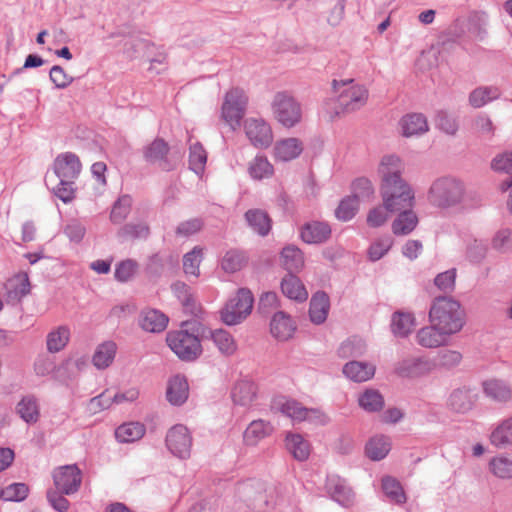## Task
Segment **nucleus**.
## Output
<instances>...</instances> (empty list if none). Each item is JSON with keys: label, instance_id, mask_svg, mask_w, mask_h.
<instances>
[{"label": "nucleus", "instance_id": "obj_3", "mask_svg": "<svg viewBox=\"0 0 512 512\" xmlns=\"http://www.w3.org/2000/svg\"><path fill=\"white\" fill-rule=\"evenodd\" d=\"M353 79L336 80L332 82L335 92L339 91L335 113H350L364 106L368 99V90L363 85H351Z\"/></svg>", "mask_w": 512, "mask_h": 512}, {"label": "nucleus", "instance_id": "obj_26", "mask_svg": "<svg viewBox=\"0 0 512 512\" xmlns=\"http://www.w3.org/2000/svg\"><path fill=\"white\" fill-rule=\"evenodd\" d=\"M477 395L470 389L459 388L454 390L449 397V407L457 413L470 411L476 402Z\"/></svg>", "mask_w": 512, "mask_h": 512}, {"label": "nucleus", "instance_id": "obj_59", "mask_svg": "<svg viewBox=\"0 0 512 512\" xmlns=\"http://www.w3.org/2000/svg\"><path fill=\"white\" fill-rule=\"evenodd\" d=\"M456 269L452 268L439 273L434 278L435 286L444 293H451L455 289Z\"/></svg>", "mask_w": 512, "mask_h": 512}, {"label": "nucleus", "instance_id": "obj_10", "mask_svg": "<svg viewBox=\"0 0 512 512\" xmlns=\"http://www.w3.org/2000/svg\"><path fill=\"white\" fill-rule=\"evenodd\" d=\"M244 130L247 138L256 148L266 149L273 141L272 129L263 119H246L244 122Z\"/></svg>", "mask_w": 512, "mask_h": 512}, {"label": "nucleus", "instance_id": "obj_40", "mask_svg": "<svg viewBox=\"0 0 512 512\" xmlns=\"http://www.w3.org/2000/svg\"><path fill=\"white\" fill-rule=\"evenodd\" d=\"M150 234L149 226L145 223H128L122 226L118 232L117 237L121 242L136 239H146Z\"/></svg>", "mask_w": 512, "mask_h": 512}, {"label": "nucleus", "instance_id": "obj_56", "mask_svg": "<svg viewBox=\"0 0 512 512\" xmlns=\"http://www.w3.org/2000/svg\"><path fill=\"white\" fill-rule=\"evenodd\" d=\"M352 194L359 202L369 200L374 195L372 182L366 177H359L351 184Z\"/></svg>", "mask_w": 512, "mask_h": 512}, {"label": "nucleus", "instance_id": "obj_20", "mask_svg": "<svg viewBox=\"0 0 512 512\" xmlns=\"http://www.w3.org/2000/svg\"><path fill=\"white\" fill-rule=\"evenodd\" d=\"M330 299L326 292L317 291L312 295L309 305V317L312 323L320 325L327 319Z\"/></svg>", "mask_w": 512, "mask_h": 512}, {"label": "nucleus", "instance_id": "obj_1", "mask_svg": "<svg viewBox=\"0 0 512 512\" xmlns=\"http://www.w3.org/2000/svg\"><path fill=\"white\" fill-rule=\"evenodd\" d=\"M429 321L435 323L439 330L453 335L463 328L465 311L459 301L448 296H439L432 301Z\"/></svg>", "mask_w": 512, "mask_h": 512}, {"label": "nucleus", "instance_id": "obj_37", "mask_svg": "<svg viewBox=\"0 0 512 512\" xmlns=\"http://www.w3.org/2000/svg\"><path fill=\"white\" fill-rule=\"evenodd\" d=\"M414 193L400 192L394 195L388 191L384 193V204L389 212L395 213L409 209L413 206Z\"/></svg>", "mask_w": 512, "mask_h": 512}, {"label": "nucleus", "instance_id": "obj_52", "mask_svg": "<svg viewBox=\"0 0 512 512\" xmlns=\"http://www.w3.org/2000/svg\"><path fill=\"white\" fill-rule=\"evenodd\" d=\"M29 488L25 483H12L5 488L0 487V499L21 502L28 496Z\"/></svg>", "mask_w": 512, "mask_h": 512}, {"label": "nucleus", "instance_id": "obj_33", "mask_svg": "<svg viewBox=\"0 0 512 512\" xmlns=\"http://www.w3.org/2000/svg\"><path fill=\"white\" fill-rule=\"evenodd\" d=\"M256 396V386L249 380H240L234 385L231 397L237 405L247 406Z\"/></svg>", "mask_w": 512, "mask_h": 512}, {"label": "nucleus", "instance_id": "obj_23", "mask_svg": "<svg viewBox=\"0 0 512 512\" xmlns=\"http://www.w3.org/2000/svg\"><path fill=\"white\" fill-rule=\"evenodd\" d=\"M280 286L282 293L289 299L304 302L308 298V292L296 273H287L282 278Z\"/></svg>", "mask_w": 512, "mask_h": 512}, {"label": "nucleus", "instance_id": "obj_60", "mask_svg": "<svg viewBox=\"0 0 512 512\" xmlns=\"http://www.w3.org/2000/svg\"><path fill=\"white\" fill-rule=\"evenodd\" d=\"M49 78L57 89H65L74 81V77L68 75L60 65L52 66Z\"/></svg>", "mask_w": 512, "mask_h": 512}, {"label": "nucleus", "instance_id": "obj_2", "mask_svg": "<svg viewBox=\"0 0 512 512\" xmlns=\"http://www.w3.org/2000/svg\"><path fill=\"white\" fill-rule=\"evenodd\" d=\"M464 184L454 177L434 180L427 192L428 202L436 208L447 209L459 205L464 197Z\"/></svg>", "mask_w": 512, "mask_h": 512}, {"label": "nucleus", "instance_id": "obj_49", "mask_svg": "<svg viewBox=\"0 0 512 512\" xmlns=\"http://www.w3.org/2000/svg\"><path fill=\"white\" fill-rule=\"evenodd\" d=\"M360 407L368 412H378L384 406V398L378 390L367 389L358 399Z\"/></svg>", "mask_w": 512, "mask_h": 512}, {"label": "nucleus", "instance_id": "obj_42", "mask_svg": "<svg viewBox=\"0 0 512 512\" xmlns=\"http://www.w3.org/2000/svg\"><path fill=\"white\" fill-rule=\"evenodd\" d=\"M16 411L27 423H35L39 418V407L34 396H25L17 404Z\"/></svg>", "mask_w": 512, "mask_h": 512}, {"label": "nucleus", "instance_id": "obj_45", "mask_svg": "<svg viewBox=\"0 0 512 512\" xmlns=\"http://www.w3.org/2000/svg\"><path fill=\"white\" fill-rule=\"evenodd\" d=\"M247 263L245 253L238 249L228 250L222 258L221 267L227 273L239 271Z\"/></svg>", "mask_w": 512, "mask_h": 512}, {"label": "nucleus", "instance_id": "obj_62", "mask_svg": "<svg viewBox=\"0 0 512 512\" xmlns=\"http://www.w3.org/2000/svg\"><path fill=\"white\" fill-rule=\"evenodd\" d=\"M388 208L383 203V205L377 206L371 209L367 215V224L372 228H377L386 223L388 220Z\"/></svg>", "mask_w": 512, "mask_h": 512}, {"label": "nucleus", "instance_id": "obj_29", "mask_svg": "<svg viewBox=\"0 0 512 512\" xmlns=\"http://www.w3.org/2000/svg\"><path fill=\"white\" fill-rule=\"evenodd\" d=\"M415 326V317L412 313L396 311L391 318V331L394 336L406 338Z\"/></svg>", "mask_w": 512, "mask_h": 512}, {"label": "nucleus", "instance_id": "obj_57", "mask_svg": "<svg viewBox=\"0 0 512 512\" xmlns=\"http://www.w3.org/2000/svg\"><path fill=\"white\" fill-rule=\"evenodd\" d=\"M138 267V263L133 259H126L119 262L115 268V279L122 283L132 280Z\"/></svg>", "mask_w": 512, "mask_h": 512}, {"label": "nucleus", "instance_id": "obj_44", "mask_svg": "<svg viewBox=\"0 0 512 512\" xmlns=\"http://www.w3.org/2000/svg\"><path fill=\"white\" fill-rule=\"evenodd\" d=\"M203 260V249L195 246L191 251L183 256V272L187 276L199 277L200 264Z\"/></svg>", "mask_w": 512, "mask_h": 512}, {"label": "nucleus", "instance_id": "obj_61", "mask_svg": "<svg viewBox=\"0 0 512 512\" xmlns=\"http://www.w3.org/2000/svg\"><path fill=\"white\" fill-rule=\"evenodd\" d=\"M436 127L449 135H454L458 130L456 119L445 111H438L435 119Z\"/></svg>", "mask_w": 512, "mask_h": 512}, {"label": "nucleus", "instance_id": "obj_63", "mask_svg": "<svg viewBox=\"0 0 512 512\" xmlns=\"http://www.w3.org/2000/svg\"><path fill=\"white\" fill-rule=\"evenodd\" d=\"M462 360V354L455 350H443L437 357V365L446 369L457 366Z\"/></svg>", "mask_w": 512, "mask_h": 512}, {"label": "nucleus", "instance_id": "obj_4", "mask_svg": "<svg viewBox=\"0 0 512 512\" xmlns=\"http://www.w3.org/2000/svg\"><path fill=\"white\" fill-rule=\"evenodd\" d=\"M166 343L182 362H195L203 354L201 340L189 335L187 331L177 330L168 332Z\"/></svg>", "mask_w": 512, "mask_h": 512}, {"label": "nucleus", "instance_id": "obj_14", "mask_svg": "<svg viewBox=\"0 0 512 512\" xmlns=\"http://www.w3.org/2000/svg\"><path fill=\"white\" fill-rule=\"evenodd\" d=\"M189 397V384L185 375L176 374L169 378L166 399L173 406H182Z\"/></svg>", "mask_w": 512, "mask_h": 512}, {"label": "nucleus", "instance_id": "obj_27", "mask_svg": "<svg viewBox=\"0 0 512 512\" xmlns=\"http://www.w3.org/2000/svg\"><path fill=\"white\" fill-rule=\"evenodd\" d=\"M280 261L288 273H297L304 266V255L297 246L287 245L281 251Z\"/></svg>", "mask_w": 512, "mask_h": 512}, {"label": "nucleus", "instance_id": "obj_58", "mask_svg": "<svg viewBox=\"0 0 512 512\" xmlns=\"http://www.w3.org/2000/svg\"><path fill=\"white\" fill-rule=\"evenodd\" d=\"M393 239L390 236L378 239L368 249V257L371 261L380 260L392 247Z\"/></svg>", "mask_w": 512, "mask_h": 512}, {"label": "nucleus", "instance_id": "obj_32", "mask_svg": "<svg viewBox=\"0 0 512 512\" xmlns=\"http://www.w3.org/2000/svg\"><path fill=\"white\" fill-rule=\"evenodd\" d=\"M484 394L497 402H506L512 398V390L504 381L491 379L483 382Z\"/></svg>", "mask_w": 512, "mask_h": 512}, {"label": "nucleus", "instance_id": "obj_6", "mask_svg": "<svg viewBox=\"0 0 512 512\" xmlns=\"http://www.w3.org/2000/svg\"><path fill=\"white\" fill-rule=\"evenodd\" d=\"M275 118L285 127H293L300 122L302 111L300 104L287 92H277L272 101Z\"/></svg>", "mask_w": 512, "mask_h": 512}, {"label": "nucleus", "instance_id": "obj_46", "mask_svg": "<svg viewBox=\"0 0 512 512\" xmlns=\"http://www.w3.org/2000/svg\"><path fill=\"white\" fill-rule=\"evenodd\" d=\"M70 331L66 326H60L47 335L46 344L50 353L61 351L68 343Z\"/></svg>", "mask_w": 512, "mask_h": 512}, {"label": "nucleus", "instance_id": "obj_38", "mask_svg": "<svg viewBox=\"0 0 512 512\" xmlns=\"http://www.w3.org/2000/svg\"><path fill=\"white\" fill-rule=\"evenodd\" d=\"M491 444L505 449L512 444V416L502 421L491 433Z\"/></svg>", "mask_w": 512, "mask_h": 512}, {"label": "nucleus", "instance_id": "obj_55", "mask_svg": "<svg viewBox=\"0 0 512 512\" xmlns=\"http://www.w3.org/2000/svg\"><path fill=\"white\" fill-rule=\"evenodd\" d=\"M490 471L497 478L512 479V459L505 456L494 457L489 462Z\"/></svg>", "mask_w": 512, "mask_h": 512}, {"label": "nucleus", "instance_id": "obj_7", "mask_svg": "<svg viewBox=\"0 0 512 512\" xmlns=\"http://www.w3.org/2000/svg\"><path fill=\"white\" fill-rule=\"evenodd\" d=\"M247 103L248 97L242 89L233 88L226 93L222 104V118L233 130L240 127Z\"/></svg>", "mask_w": 512, "mask_h": 512}, {"label": "nucleus", "instance_id": "obj_25", "mask_svg": "<svg viewBox=\"0 0 512 512\" xmlns=\"http://www.w3.org/2000/svg\"><path fill=\"white\" fill-rule=\"evenodd\" d=\"M343 374L354 382H365L375 374V366L361 361H349L342 369Z\"/></svg>", "mask_w": 512, "mask_h": 512}, {"label": "nucleus", "instance_id": "obj_34", "mask_svg": "<svg viewBox=\"0 0 512 512\" xmlns=\"http://www.w3.org/2000/svg\"><path fill=\"white\" fill-rule=\"evenodd\" d=\"M286 448L298 461H305L310 455V444L299 434L289 433L285 439Z\"/></svg>", "mask_w": 512, "mask_h": 512}, {"label": "nucleus", "instance_id": "obj_43", "mask_svg": "<svg viewBox=\"0 0 512 512\" xmlns=\"http://www.w3.org/2000/svg\"><path fill=\"white\" fill-rule=\"evenodd\" d=\"M359 207V201L354 196H345L335 209V217L342 222L350 221L358 213Z\"/></svg>", "mask_w": 512, "mask_h": 512}, {"label": "nucleus", "instance_id": "obj_18", "mask_svg": "<svg viewBox=\"0 0 512 512\" xmlns=\"http://www.w3.org/2000/svg\"><path fill=\"white\" fill-rule=\"evenodd\" d=\"M296 330V324L291 316L284 311L276 312L270 321V332L279 341H287L292 338Z\"/></svg>", "mask_w": 512, "mask_h": 512}, {"label": "nucleus", "instance_id": "obj_11", "mask_svg": "<svg viewBox=\"0 0 512 512\" xmlns=\"http://www.w3.org/2000/svg\"><path fill=\"white\" fill-rule=\"evenodd\" d=\"M168 450L179 458H187L190 455L192 438L187 427L178 424L172 427L165 439Z\"/></svg>", "mask_w": 512, "mask_h": 512}, {"label": "nucleus", "instance_id": "obj_5", "mask_svg": "<svg viewBox=\"0 0 512 512\" xmlns=\"http://www.w3.org/2000/svg\"><path fill=\"white\" fill-rule=\"evenodd\" d=\"M253 302L254 298L249 289H238L236 295L220 311L221 320L229 326L241 323L251 313Z\"/></svg>", "mask_w": 512, "mask_h": 512}, {"label": "nucleus", "instance_id": "obj_28", "mask_svg": "<svg viewBox=\"0 0 512 512\" xmlns=\"http://www.w3.org/2000/svg\"><path fill=\"white\" fill-rule=\"evenodd\" d=\"M391 450V441L388 436L376 435L369 439L365 445V454L372 461L384 459Z\"/></svg>", "mask_w": 512, "mask_h": 512}, {"label": "nucleus", "instance_id": "obj_31", "mask_svg": "<svg viewBox=\"0 0 512 512\" xmlns=\"http://www.w3.org/2000/svg\"><path fill=\"white\" fill-rule=\"evenodd\" d=\"M273 431V426L270 422L262 419L253 420L244 431V441L247 445H256L261 439L270 435Z\"/></svg>", "mask_w": 512, "mask_h": 512}, {"label": "nucleus", "instance_id": "obj_35", "mask_svg": "<svg viewBox=\"0 0 512 512\" xmlns=\"http://www.w3.org/2000/svg\"><path fill=\"white\" fill-rule=\"evenodd\" d=\"M208 334L219 352L225 356L233 355L237 350V344L233 336L226 330L217 329L214 331H208Z\"/></svg>", "mask_w": 512, "mask_h": 512}, {"label": "nucleus", "instance_id": "obj_39", "mask_svg": "<svg viewBox=\"0 0 512 512\" xmlns=\"http://www.w3.org/2000/svg\"><path fill=\"white\" fill-rule=\"evenodd\" d=\"M145 434V427L140 422H129L120 425L115 430V437L121 443H130L139 440Z\"/></svg>", "mask_w": 512, "mask_h": 512}, {"label": "nucleus", "instance_id": "obj_12", "mask_svg": "<svg viewBox=\"0 0 512 512\" xmlns=\"http://www.w3.org/2000/svg\"><path fill=\"white\" fill-rule=\"evenodd\" d=\"M436 366L426 357H410L399 361L395 373L403 378H416L428 374Z\"/></svg>", "mask_w": 512, "mask_h": 512}, {"label": "nucleus", "instance_id": "obj_47", "mask_svg": "<svg viewBox=\"0 0 512 512\" xmlns=\"http://www.w3.org/2000/svg\"><path fill=\"white\" fill-rule=\"evenodd\" d=\"M80 170L81 162H54L52 175L59 181L73 182Z\"/></svg>", "mask_w": 512, "mask_h": 512}, {"label": "nucleus", "instance_id": "obj_8", "mask_svg": "<svg viewBox=\"0 0 512 512\" xmlns=\"http://www.w3.org/2000/svg\"><path fill=\"white\" fill-rule=\"evenodd\" d=\"M322 148V142L304 149L302 142L297 138H286L277 141L274 146V156L276 160H294L304 152V157L315 158L318 151Z\"/></svg>", "mask_w": 512, "mask_h": 512}, {"label": "nucleus", "instance_id": "obj_64", "mask_svg": "<svg viewBox=\"0 0 512 512\" xmlns=\"http://www.w3.org/2000/svg\"><path fill=\"white\" fill-rule=\"evenodd\" d=\"M203 227L201 218H193L181 222L176 228V234L182 237H189L199 232Z\"/></svg>", "mask_w": 512, "mask_h": 512}, {"label": "nucleus", "instance_id": "obj_19", "mask_svg": "<svg viewBox=\"0 0 512 512\" xmlns=\"http://www.w3.org/2000/svg\"><path fill=\"white\" fill-rule=\"evenodd\" d=\"M280 404V411L296 421H314L320 420L322 414L317 409H309L301 405L296 400H285Z\"/></svg>", "mask_w": 512, "mask_h": 512}, {"label": "nucleus", "instance_id": "obj_24", "mask_svg": "<svg viewBox=\"0 0 512 512\" xmlns=\"http://www.w3.org/2000/svg\"><path fill=\"white\" fill-rule=\"evenodd\" d=\"M173 295L180 301L185 312L197 316L200 308L196 303V299L191 291V287L185 282L175 281L170 286Z\"/></svg>", "mask_w": 512, "mask_h": 512}, {"label": "nucleus", "instance_id": "obj_21", "mask_svg": "<svg viewBox=\"0 0 512 512\" xmlns=\"http://www.w3.org/2000/svg\"><path fill=\"white\" fill-rule=\"evenodd\" d=\"M448 333L438 329L435 323L422 327L416 334L417 343L425 348H437L446 344Z\"/></svg>", "mask_w": 512, "mask_h": 512}, {"label": "nucleus", "instance_id": "obj_16", "mask_svg": "<svg viewBox=\"0 0 512 512\" xmlns=\"http://www.w3.org/2000/svg\"><path fill=\"white\" fill-rule=\"evenodd\" d=\"M390 162H381V173H383L382 185H381V196L384 200V193L386 191L397 195L400 192L413 193L411 187L401 178L399 171L390 172L388 171V165Z\"/></svg>", "mask_w": 512, "mask_h": 512}, {"label": "nucleus", "instance_id": "obj_50", "mask_svg": "<svg viewBox=\"0 0 512 512\" xmlns=\"http://www.w3.org/2000/svg\"><path fill=\"white\" fill-rule=\"evenodd\" d=\"M382 489L385 495L396 504H403L406 502L405 492L398 480L391 476H386L382 479Z\"/></svg>", "mask_w": 512, "mask_h": 512}, {"label": "nucleus", "instance_id": "obj_15", "mask_svg": "<svg viewBox=\"0 0 512 512\" xmlns=\"http://www.w3.org/2000/svg\"><path fill=\"white\" fill-rule=\"evenodd\" d=\"M400 133L403 137H419L429 130L427 118L422 113H408L399 120Z\"/></svg>", "mask_w": 512, "mask_h": 512}, {"label": "nucleus", "instance_id": "obj_48", "mask_svg": "<svg viewBox=\"0 0 512 512\" xmlns=\"http://www.w3.org/2000/svg\"><path fill=\"white\" fill-rule=\"evenodd\" d=\"M30 281L27 274H19L8 282V296L10 299L20 300L30 293Z\"/></svg>", "mask_w": 512, "mask_h": 512}, {"label": "nucleus", "instance_id": "obj_13", "mask_svg": "<svg viewBox=\"0 0 512 512\" xmlns=\"http://www.w3.org/2000/svg\"><path fill=\"white\" fill-rule=\"evenodd\" d=\"M331 234V226L323 221L307 222L300 229V237L307 244L325 243L330 239Z\"/></svg>", "mask_w": 512, "mask_h": 512}, {"label": "nucleus", "instance_id": "obj_17", "mask_svg": "<svg viewBox=\"0 0 512 512\" xmlns=\"http://www.w3.org/2000/svg\"><path fill=\"white\" fill-rule=\"evenodd\" d=\"M327 490L331 498L343 507L354 504L355 493L346 481L340 477H331L327 482Z\"/></svg>", "mask_w": 512, "mask_h": 512}, {"label": "nucleus", "instance_id": "obj_9", "mask_svg": "<svg viewBox=\"0 0 512 512\" xmlns=\"http://www.w3.org/2000/svg\"><path fill=\"white\" fill-rule=\"evenodd\" d=\"M56 489L61 494L72 495L78 492L82 483V472L76 464L57 467L52 472Z\"/></svg>", "mask_w": 512, "mask_h": 512}, {"label": "nucleus", "instance_id": "obj_51", "mask_svg": "<svg viewBox=\"0 0 512 512\" xmlns=\"http://www.w3.org/2000/svg\"><path fill=\"white\" fill-rule=\"evenodd\" d=\"M139 326L146 332H160V312L157 309H143L139 315Z\"/></svg>", "mask_w": 512, "mask_h": 512}, {"label": "nucleus", "instance_id": "obj_36", "mask_svg": "<svg viewBox=\"0 0 512 512\" xmlns=\"http://www.w3.org/2000/svg\"><path fill=\"white\" fill-rule=\"evenodd\" d=\"M117 346L113 341H107L100 344L92 358V362L97 369H106L109 367L116 355Z\"/></svg>", "mask_w": 512, "mask_h": 512}, {"label": "nucleus", "instance_id": "obj_54", "mask_svg": "<svg viewBox=\"0 0 512 512\" xmlns=\"http://www.w3.org/2000/svg\"><path fill=\"white\" fill-rule=\"evenodd\" d=\"M365 351V342L360 338L353 337L340 345L338 355L342 358L360 357Z\"/></svg>", "mask_w": 512, "mask_h": 512}, {"label": "nucleus", "instance_id": "obj_41", "mask_svg": "<svg viewBox=\"0 0 512 512\" xmlns=\"http://www.w3.org/2000/svg\"><path fill=\"white\" fill-rule=\"evenodd\" d=\"M500 91L495 86L479 87L469 95V103L474 108H480L488 102L499 98Z\"/></svg>", "mask_w": 512, "mask_h": 512}, {"label": "nucleus", "instance_id": "obj_22", "mask_svg": "<svg viewBox=\"0 0 512 512\" xmlns=\"http://www.w3.org/2000/svg\"><path fill=\"white\" fill-rule=\"evenodd\" d=\"M248 226L259 236H267L272 229V219L262 209H249L244 214Z\"/></svg>", "mask_w": 512, "mask_h": 512}, {"label": "nucleus", "instance_id": "obj_30", "mask_svg": "<svg viewBox=\"0 0 512 512\" xmlns=\"http://www.w3.org/2000/svg\"><path fill=\"white\" fill-rule=\"evenodd\" d=\"M418 224V217L411 208L402 210L392 222V232L396 235L410 234Z\"/></svg>", "mask_w": 512, "mask_h": 512}, {"label": "nucleus", "instance_id": "obj_53", "mask_svg": "<svg viewBox=\"0 0 512 512\" xmlns=\"http://www.w3.org/2000/svg\"><path fill=\"white\" fill-rule=\"evenodd\" d=\"M132 206V198L129 195L120 196L117 201L114 203L110 219L115 224L122 223L131 211Z\"/></svg>", "mask_w": 512, "mask_h": 512}]
</instances>
